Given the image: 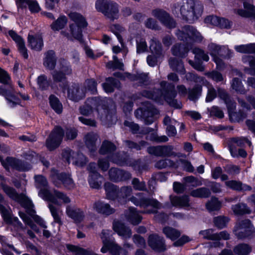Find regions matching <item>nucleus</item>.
<instances>
[{
    "instance_id": "1",
    "label": "nucleus",
    "mask_w": 255,
    "mask_h": 255,
    "mask_svg": "<svg viewBox=\"0 0 255 255\" xmlns=\"http://www.w3.org/2000/svg\"><path fill=\"white\" fill-rule=\"evenodd\" d=\"M160 86L163 89L162 91L158 89L145 91L143 92V96L158 103H161L163 98L171 106L176 109L180 108L181 103L174 99L176 96L174 86L167 83L166 81H162Z\"/></svg>"
},
{
    "instance_id": "2",
    "label": "nucleus",
    "mask_w": 255,
    "mask_h": 255,
    "mask_svg": "<svg viewBox=\"0 0 255 255\" xmlns=\"http://www.w3.org/2000/svg\"><path fill=\"white\" fill-rule=\"evenodd\" d=\"M178 6L183 19L189 22H193L202 14L203 6L197 0H185L180 2Z\"/></svg>"
},
{
    "instance_id": "3",
    "label": "nucleus",
    "mask_w": 255,
    "mask_h": 255,
    "mask_svg": "<svg viewBox=\"0 0 255 255\" xmlns=\"http://www.w3.org/2000/svg\"><path fill=\"white\" fill-rule=\"evenodd\" d=\"M38 194L44 200L58 206H61L62 203L68 204L71 202L70 198L66 194L57 190H54L53 194L49 190H41Z\"/></svg>"
},
{
    "instance_id": "4",
    "label": "nucleus",
    "mask_w": 255,
    "mask_h": 255,
    "mask_svg": "<svg viewBox=\"0 0 255 255\" xmlns=\"http://www.w3.org/2000/svg\"><path fill=\"white\" fill-rule=\"evenodd\" d=\"M96 8L111 20H114L119 17L118 6L116 3L108 2L105 0H98L96 2Z\"/></svg>"
},
{
    "instance_id": "5",
    "label": "nucleus",
    "mask_w": 255,
    "mask_h": 255,
    "mask_svg": "<svg viewBox=\"0 0 255 255\" xmlns=\"http://www.w3.org/2000/svg\"><path fill=\"white\" fill-rule=\"evenodd\" d=\"M87 105L84 106L80 109V113L83 115L87 116L89 115L92 111L93 108H96L99 116L103 118L104 116H106L108 110L104 107L103 101L99 98H95L88 99Z\"/></svg>"
},
{
    "instance_id": "6",
    "label": "nucleus",
    "mask_w": 255,
    "mask_h": 255,
    "mask_svg": "<svg viewBox=\"0 0 255 255\" xmlns=\"http://www.w3.org/2000/svg\"><path fill=\"white\" fill-rule=\"evenodd\" d=\"M176 35L179 39L186 41L187 43L191 41L200 42L203 39L200 32L190 25L185 26L182 30H178Z\"/></svg>"
},
{
    "instance_id": "7",
    "label": "nucleus",
    "mask_w": 255,
    "mask_h": 255,
    "mask_svg": "<svg viewBox=\"0 0 255 255\" xmlns=\"http://www.w3.org/2000/svg\"><path fill=\"white\" fill-rule=\"evenodd\" d=\"M51 177L54 184L57 187L61 186V181L65 188L68 190H72L75 187V184L69 174L63 173H58L55 169H52L51 171Z\"/></svg>"
},
{
    "instance_id": "8",
    "label": "nucleus",
    "mask_w": 255,
    "mask_h": 255,
    "mask_svg": "<svg viewBox=\"0 0 255 255\" xmlns=\"http://www.w3.org/2000/svg\"><path fill=\"white\" fill-rule=\"evenodd\" d=\"M210 54L213 57L214 60L217 67L222 68V60L218 57V56L223 58H229L230 57V51L225 46H220L214 43L210 44L209 46Z\"/></svg>"
},
{
    "instance_id": "9",
    "label": "nucleus",
    "mask_w": 255,
    "mask_h": 255,
    "mask_svg": "<svg viewBox=\"0 0 255 255\" xmlns=\"http://www.w3.org/2000/svg\"><path fill=\"white\" fill-rule=\"evenodd\" d=\"M64 136L63 129L56 127L54 128L46 141V145L49 150H53L60 144Z\"/></svg>"
},
{
    "instance_id": "10",
    "label": "nucleus",
    "mask_w": 255,
    "mask_h": 255,
    "mask_svg": "<svg viewBox=\"0 0 255 255\" xmlns=\"http://www.w3.org/2000/svg\"><path fill=\"white\" fill-rule=\"evenodd\" d=\"M0 161L5 168H7L8 166H11L20 171H26L31 168V165L26 161H22L12 157H8L6 158L5 161H4L0 156Z\"/></svg>"
},
{
    "instance_id": "11",
    "label": "nucleus",
    "mask_w": 255,
    "mask_h": 255,
    "mask_svg": "<svg viewBox=\"0 0 255 255\" xmlns=\"http://www.w3.org/2000/svg\"><path fill=\"white\" fill-rule=\"evenodd\" d=\"M252 227L248 219L239 222L236 225L234 232L239 239H243L251 235Z\"/></svg>"
},
{
    "instance_id": "12",
    "label": "nucleus",
    "mask_w": 255,
    "mask_h": 255,
    "mask_svg": "<svg viewBox=\"0 0 255 255\" xmlns=\"http://www.w3.org/2000/svg\"><path fill=\"white\" fill-rule=\"evenodd\" d=\"M151 14L167 27L172 28L175 27L174 20L165 10L161 9H155L152 10Z\"/></svg>"
},
{
    "instance_id": "13",
    "label": "nucleus",
    "mask_w": 255,
    "mask_h": 255,
    "mask_svg": "<svg viewBox=\"0 0 255 255\" xmlns=\"http://www.w3.org/2000/svg\"><path fill=\"white\" fill-rule=\"evenodd\" d=\"M85 145L89 149L91 156H94L97 147L100 143V139L98 135L94 132L87 133L84 138Z\"/></svg>"
},
{
    "instance_id": "14",
    "label": "nucleus",
    "mask_w": 255,
    "mask_h": 255,
    "mask_svg": "<svg viewBox=\"0 0 255 255\" xmlns=\"http://www.w3.org/2000/svg\"><path fill=\"white\" fill-rule=\"evenodd\" d=\"M14 92L11 85L7 89L0 86V95L4 97L9 106L12 108L20 104V100L14 95Z\"/></svg>"
},
{
    "instance_id": "15",
    "label": "nucleus",
    "mask_w": 255,
    "mask_h": 255,
    "mask_svg": "<svg viewBox=\"0 0 255 255\" xmlns=\"http://www.w3.org/2000/svg\"><path fill=\"white\" fill-rule=\"evenodd\" d=\"M86 90L79 84H73L67 89L68 97L71 100L78 101L85 96Z\"/></svg>"
},
{
    "instance_id": "16",
    "label": "nucleus",
    "mask_w": 255,
    "mask_h": 255,
    "mask_svg": "<svg viewBox=\"0 0 255 255\" xmlns=\"http://www.w3.org/2000/svg\"><path fill=\"white\" fill-rule=\"evenodd\" d=\"M84 27L80 26L79 25L71 24L69 25L70 33L66 31H61V34L66 37L68 40H73L74 39L79 41L82 39V28Z\"/></svg>"
},
{
    "instance_id": "17",
    "label": "nucleus",
    "mask_w": 255,
    "mask_h": 255,
    "mask_svg": "<svg viewBox=\"0 0 255 255\" xmlns=\"http://www.w3.org/2000/svg\"><path fill=\"white\" fill-rule=\"evenodd\" d=\"M148 245L157 252H162L166 250L165 240L163 237L158 235H151L148 237Z\"/></svg>"
},
{
    "instance_id": "18",
    "label": "nucleus",
    "mask_w": 255,
    "mask_h": 255,
    "mask_svg": "<svg viewBox=\"0 0 255 255\" xmlns=\"http://www.w3.org/2000/svg\"><path fill=\"white\" fill-rule=\"evenodd\" d=\"M66 213L76 223H80L85 218L84 212L80 208L68 205L66 207Z\"/></svg>"
},
{
    "instance_id": "19",
    "label": "nucleus",
    "mask_w": 255,
    "mask_h": 255,
    "mask_svg": "<svg viewBox=\"0 0 255 255\" xmlns=\"http://www.w3.org/2000/svg\"><path fill=\"white\" fill-rule=\"evenodd\" d=\"M0 212L3 220L8 224L13 226L18 231L23 229L22 224L16 217H12L9 209L3 210V207L0 206Z\"/></svg>"
},
{
    "instance_id": "20",
    "label": "nucleus",
    "mask_w": 255,
    "mask_h": 255,
    "mask_svg": "<svg viewBox=\"0 0 255 255\" xmlns=\"http://www.w3.org/2000/svg\"><path fill=\"white\" fill-rule=\"evenodd\" d=\"M128 200H130L134 205L139 206L144 208L151 206L156 209H159L161 204L157 200L154 199L143 198L140 200L137 199L136 197L132 196Z\"/></svg>"
},
{
    "instance_id": "21",
    "label": "nucleus",
    "mask_w": 255,
    "mask_h": 255,
    "mask_svg": "<svg viewBox=\"0 0 255 255\" xmlns=\"http://www.w3.org/2000/svg\"><path fill=\"white\" fill-rule=\"evenodd\" d=\"M113 229L124 240L129 239L131 237L132 232L130 229L120 222L114 221Z\"/></svg>"
},
{
    "instance_id": "22",
    "label": "nucleus",
    "mask_w": 255,
    "mask_h": 255,
    "mask_svg": "<svg viewBox=\"0 0 255 255\" xmlns=\"http://www.w3.org/2000/svg\"><path fill=\"white\" fill-rule=\"evenodd\" d=\"M109 175L110 180L114 182L126 180L131 177L129 173L115 168L110 169Z\"/></svg>"
},
{
    "instance_id": "23",
    "label": "nucleus",
    "mask_w": 255,
    "mask_h": 255,
    "mask_svg": "<svg viewBox=\"0 0 255 255\" xmlns=\"http://www.w3.org/2000/svg\"><path fill=\"white\" fill-rule=\"evenodd\" d=\"M93 210L98 213L110 215L115 212V209L111 208L109 204L101 201L95 202L92 206Z\"/></svg>"
},
{
    "instance_id": "24",
    "label": "nucleus",
    "mask_w": 255,
    "mask_h": 255,
    "mask_svg": "<svg viewBox=\"0 0 255 255\" xmlns=\"http://www.w3.org/2000/svg\"><path fill=\"white\" fill-rule=\"evenodd\" d=\"M28 46L32 50L39 51L43 46V38L41 34H29L28 36Z\"/></svg>"
},
{
    "instance_id": "25",
    "label": "nucleus",
    "mask_w": 255,
    "mask_h": 255,
    "mask_svg": "<svg viewBox=\"0 0 255 255\" xmlns=\"http://www.w3.org/2000/svg\"><path fill=\"white\" fill-rule=\"evenodd\" d=\"M169 198L172 206L186 208L190 206V199L188 195L181 196L170 195Z\"/></svg>"
},
{
    "instance_id": "26",
    "label": "nucleus",
    "mask_w": 255,
    "mask_h": 255,
    "mask_svg": "<svg viewBox=\"0 0 255 255\" xmlns=\"http://www.w3.org/2000/svg\"><path fill=\"white\" fill-rule=\"evenodd\" d=\"M9 35L17 43L18 50L23 57L26 59L28 57L27 49L25 46L24 42L20 36L18 35L14 31L9 30Z\"/></svg>"
},
{
    "instance_id": "27",
    "label": "nucleus",
    "mask_w": 255,
    "mask_h": 255,
    "mask_svg": "<svg viewBox=\"0 0 255 255\" xmlns=\"http://www.w3.org/2000/svg\"><path fill=\"white\" fill-rule=\"evenodd\" d=\"M16 3L18 8H26L28 5L31 12H38L40 9L38 3L35 0H16Z\"/></svg>"
},
{
    "instance_id": "28",
    "label": "nucleus",
    "mask_w": 255,
    "mask_h": 255,
    "mask_svg": "<svg viewBox=\"0 0 255 255\" xmlns=\"http://www.w3.org/2000/svg\"><path fill=\"white\" fill-rule=\"evenodd\" d=\"M127 220L133 225L138 224L142 220L141 216L134 208H129L125 214Z\"/></svg>"
},
{
    "instance_id": "29",
    "label": "nucleus",
    "mask_w": 255,
    "mask_h": 255,
    "mask_svg": "<svg viewBox=\"0 0 255 255\" xmlns=\"http://www.w3.org/2000/svg\"><path fill=\"white\" fill-rule=\"evenodd\" d=\"M110 250L114 255H126V250L117 244H108V245L103 244V247L101 251L102 253H105L108 250Z\"/></svg>"
},
{
    "instance_id": "30",
    "label": "nucleus",
    "mask_w": 255,
    "mask_h": 255,
    "mask_svg": "<svg viewBox=\"0 0 255 255\" xmlns=\"http://www.w3.org/2000/svg\"><path fill=\"white\" fill-rule=\"evenodd\" d=\"M149 48L152 53L158 58H163L164 52L162 50L161 44L156 39L153 38L150 40Z\"/></svg>"
},
{
    "instance_id": "31",
    "label": "nucleus",
    "mask_w": 255,
    "mask_h": 255,
    "mask_svg": "<svg viewBox=\"0 0 255 255\" xmlns=\"http://www.w3.org/2000/svg\"><path fill=\"white\" fill-rule=\"evenodd\" d=\"M56 58L54 51L49 50L45 53L43 65L47 68L53 70L56 65Z\"/></svg>"
},
{
    "instance_id": "32",
    "label": "nucleus",
    "mask_w": 255,
    "mask_h": 255,
    "mask_svg": "<svg viewBox=\"0 0 255 255\" xmlns=\"http://www.w3.org/2000/svg\"><path fill=\"white\" fill-rule=\"evenodd\" d=\"M124 125L125 126L129 128L133 134L139 133L140 134H146L152 131V129L149 128H144L140 129L137 124L131 122L125 121Z\"/></svg>"
},
{
    "instance_id": "33",
    "label": "nucleus",
    "mask_w": 255,
    "mask_h": 255,
    "mask_svg": "<svg viewBox=\"0 0 255 255\" xmlns=\"http://www.w3.org/2000/svg\"><path fill=\"white\" fill-rule=\"evenodd\" d=\"M105 189L108 199L111 200L119 199V189L116 185L107 182L105 184Z\"/></svg>"
},
{
    "instance_id": "34",
    "label": "nucleus",
    "mask_w": 255,
    "mask_h": 255,
    "mask_svg": "<svg viewBox=\"0 0 255 255\" xmlns=\"http://www.w3.org/2000/svg\"><path fill=\"white\" fill-rule=\"evenodd\" d=\"M163 123L165 125L167 126L166 132L168 136H174L176 133V129L175 126L177 124V122L171 119L169 117L166 116L163 120Z\"/></svg>"
},
{
    "instance_id": "35",
    "label": "nucleus",
    "mask_w": 255,
    "mask_h": 255,
    "mask_svg": "<svg viewBox=\"0 0 255 255\" xmlns=\"http://www.w3.org/2000/svg\"><path fill=\"white\" fill-rule=\"evenodd\" d=\"M103 180V177L99 173L90 174L88 179L90 187L95 189H99L101 187Z\"/></svg>"
},
{
    "instance_id": "36",
    "label": "nucleus",
    "mask_w": 255,
    "mask_h": 255,
    "mask_svg": "<svg viewBox=\"0 0 255 255\" xmlns=\"http://www.w3.org/2000/svg\"><path fill=\"white\" fill-rule=\"evenodd\" d=\"M168 63L170 68L173 71H175L181 74L184 73L185 69L181 60L171 57L168 60Z\"/></svg>"
},
{
    "instance_id": "37",
    "label": "nucleus",
    "mask_w": 255,
    "mask_h": 255,
    "mask_svg": "<svg viewBox=\"0 0 255 255\" xmlns=\"http://www.w3.org/2000/svg\"><path fill=\"white\" fill-rule=\"evenodd\" d=\"M245 10L240 9L238 10V14L243 17H249L255 15V7L246 2H244Z\"/></svg>"
},
{
    "instance_id": "38",
    "label": "nucleus",
    "mask_w": 255,
    "mask_h": 255,
    "mask_svg": "<svg viewBox=\"0 0 255 255\" xmlns=\"http://www.w3.org/2000/svg\"><path fill=\"white\" fill-rule=\"evenodd\" d=\"M68 19L65 15H60L56 20L53 21L50 25L53 31H59L65 27L67 23Z\"/></svg>"
},
{
    "instance_id": "39",
    "label": "nucleus",
    "mask_w": 255,
    "mask_h": 255,
    "mask_svg": "<svg viewBox=\"0 0 255 255\" xmlns=\"http://www.w3.org/2000/svg\"><path fill=\"white\" fill-rule=\"evenodd\" d=\"M35 185L38 189L41 190H48L47 188L48 185V181L46 178L42 175H35L34 176Z\"/></svg>"
},
{
    "instance_id": "40",
    "label": "nucleus",
    "mask_w": 255,
    "mask_h": 255,
    "mask_svg": "<svg viewBox=\"0 0 255 255\" xmlns=\"http://www.w3.org/2000/svg\"><path fill=\"white\" fill-rule=\"evenodd\" d=\"M225 184L227 186L234 190L247 191L251 190L252 189L251 187L249 185L242 184L240 182L234 180L226 181Z\"/></svg>"
},
{
    "instance_id": "41",
    "label": "nucleus",
    "mask_w": 255,
    "mask_h": 255,
    "mask_svg": "<svg viewBox=\"0 0 255 255\" xmlns=\"http://www.w3.org/2000/svg\"><path fill=\"white\" fill-rule=\"evenodd\" d=\"M102 86L106 93H112L114 91V88L119 87V81L113 78H108L106 79V82L103 83Z\"/></svg>"
},
{
    "instance_id": "42",
    "label": "nucleus",
    "mask_w": 255,
    "mask_h": 255,
    "mask_svg": "<svg viewBox=\"0 0 255 255\" xmlns=\"http://www.w3.org/2000/svg\"><path fill=\"white\" fill-rule=\"evenodd\" d=\"M163 233L167 238L172 241L177 239L181 235L179 231L170 227H165L163 229Z\"/></svg>"
},
{
    "instance_id": "43",
    "label": "nucleus",
    "mask_w": 255,
    "mask_h": 255,
    "mask_svg": "<svg viewBox=\"0 0 255 255\" xmlns=\"http://www.w3.org/2000/svg\"><path fill=\"white\" fill-rule=\"evenodd\" d=\"M68 16L71 20L74 21L77 25L80 26L86 27L87 23L85 18L79 13L76 12H71L68 14Z\"/></svg>"
},
{
    "instance_id": "44",
    "label": "nucleus",
    "mask_w": 255,
    "mask_h": 255,
    "mask_svg": "<svg viewBox=\"0 0 255 255\" xmlns=\"http://www.w3.org/2000/svg\"><path fill=\"white\" fill-rule=\"evenodd\" d=\"M0 186L4 192L10 198L13 200L18 201L19 199V195L17 193L15 190L8 186V185L4 184L3 183H0Z\"/></svg>"
},
{
    "instance_id": "45",
    "label": "nucleus",
    "mask_w": 255,
    "mask_h": 255,
    "mask_svg": "<svg viewBox=\"0 0 255 255\" xmlns=\"http://www.w3.org/2000/svg\"><path fill=\"white\" fill-rule=\"evenodd\" d=\"M49 103L51 107L57 114H61L62 112L63 107L58 99L54 95H50L49 98Z\"/></svg>"
},
{
    "instance_id": "46",
    "label": "nucleus",
    "mask_w": 255,
    "mask_h": 255,
    "mask_svg": "<svg viewBox=\"0 0 255 255\" xmlns=\"http://www.w3.org/2000/svg\"><path fill=\"white\" fill-rule=\"evenodd\" d=\"M112 236V232L110 230L104 229L100 234L103 244L106 245L108 244H116Z\"/></svg>"
},
{
    "instance_id": "47",
    "label": "nucleus",
    "mask_w": 255,
    "mask_h": 255,
    "mask_svg": "<svg viewBox=\"0 0 255 255\" xmlns=\"http://www.w3.org/2000/svg\"><path fill=\"white\" fill-rule=\"evenodd\" d=\"M132 192L131 187H123L121 188L119 193L118 201L121 203H125L127 201V199L129 197Z\"/></svg>"
},
{
    "instance_id": "48",
    "label": "nucleus",
    "mask_w": 255,
    "mask_h": 255,
    "mask_svg": "<svg viewBox=\"0 0 255 255\" xmlns=\"http://www.w3.org/2000/svg\"><path fill=\"white\" fill-rule=\"evenodd\" d=\"M210 193L208 189L202 187L192 190L190 192V195L197 198H207L210 196Z\"/></svg>"
},
{
    "instance_id": "49",
    "label": "nucleus",
    "mask_w": 255,
    "mask_h": 255,
    "mask_svg": "<svg viewBox=\"0 0 255 255\" xmlns=\"http://www.w3.org/2000/svg\"><path fill=\"white\" fill-rule=\"evenodd\" d=\"M48 207L54 219V222L60 225L62 224L61 216L62 214V211L54 206L51 203H49Z\"/></svg>"
},
{
    "instance_id": "50",
    "label": "nucleus",
    "mask_w": 255,
    "mask_h": 255,
    "mask_svg": "<svg viewBox=\"0 0 255 255\" xmlns=\"http://www.w3.org/2000/svg\"><path fill=\"white\" fill-rule=\"evenodd\" d=\"M116 149V146L108 141H103L100 149L99 152L101 154H107L112 153Z\"/></svg>"
},
{
    "instance_id": "51",
    "label": "nucleus",
    "mask_w": 255,
    "mask_h": 255,
    "mask_svg": "<svg viewBox=\"0 0 255 255\" xmlns=\"http://www.w3.org/2000/svg\"><path fill=\"white\" fill-rule=\"evenodd\" d=\"M229 115L230 119L232 122H239L244 120L247 116V113L241 110L238 112H235L234 111L230 112Z\"/></svg>"
},
{
    "instance_id": "52",
    "label": "nucleus",
    "mask_w": 255,
    "mask_h": 255,
    "mask_svg": "<svg viewBox=\"0 0 255 255\" xmlns=\"http://www.w3.org/2000/svg\"><path fill=\"white\" fill-rule=\"evenodd\" d=\"M111 31L114 33L118 39L119 40L120 43L123 44V39L121 35V33H123L125 31L124 27L118 24H113L110 26Z\"/></svg>"
},
{
    "instance_id": "53",
    "label": "nucleus",
    "mask_w": 255,
    "mask_h": 255,
    "mask_svg": "<svg viewBox=\"0 0 255 255\" xmlns=\"http://www.w3.org/2000/svg\"><path fill=\"white\" fill-rule=\"evenodd\" d=\"M251 251V247L245 244H240L234 249V252L238 255H248Z\"/></svg>"
},
{
    "instance_id": "54",
    "label": "nucleus",
    "mask_w": 255,
    "mask_h": 255,
    "mask_svg": "<svg viewBox=\"0 0 255 255\" xmlns=\"http://www.w3.org/2000/svg\"><path fill=\"white\" fill-rule=\"evenodd\" d=\"M232 210L236 215H241L245 214H249L250 209L244 204H238L232 207Z\"/></svg>"
},
{
    "instance_id": "55",
    "label": "nucleus",
    "mask_w": 255,
    "mask_h": 255,
    "mask_svg": "<svg viewBox=\"0 0 255 255\" xmlns=\"http://www.w3.org/2000/svg\"><path fill=\"white\" fill-rule=\"evenodd\" d=\"M127 78L131 81H137L140 84H144L148 81V76L145 73H137L134 75L127 74Z\"/></svg>"
},
{
    "instance_id": "56",
    "label": "nucleus",
    "mask_w": 255,
    "mask_h": 255,
    "mask_svg": "<svg viewBox=\"0 0 255 255\" xmlns=\"http://www.w3.org/2000/svg\"><path fill=\"white\" fill-rule=\"evenodd\" d=\"M221 206V203L217 198L213 197L206 204V208L209 212L218 210L220 209Z\"/></svg>"
},
{
    "instance_id": "57",
    "label": "nucleus",
    "mask_w": 255,
    "mask_h": 255,
    "mask_svg": "<svg viewBox=\"0 0 255 255\" xmlns=\"http://www.w3.org/2000/svg\"><path fill=\"white\" fill-rule=\"evenodd\" d=\"M255 44H249L246 45H241L236 46L235 47L236 50L240 53H253L255 49Z\"/></svg>"
},
{
    "instance_id": "58",
    "label": "nucleus",
    "mask_w": 255,
    "mask_h": 255,
    "mask_svg": "<svg viewBox=\"0 0 255 255\" xmlns=\"http://www.w3.org/2000/svg\"><path fill=\"white\" fill-rule=\"evenodd\" d=\"M171 52L173 55L183 57L187 50L185 47H183L181 44H175L171 48Z\"/></svg>"
},
{
    "instance_id": "59",
    "label": "nucleus",
    "mask_w": 255,
    "mask_h": 255,
    "mask_svg": "<svg viewBox=\"0 0 255 255\" xmlns=\"http://www.w3.org/2000/svg\"><path fill=\"white\" fill-rule=\"evenodd\" d=\"M67 249L69 251L75 253V255H97L93 252H88L74 246L68 245Z\"/></svg>"
},
{
    "instance_id": "60",
    "label": "nucleus",
    "mask_w": 255,
    "mask_h": 255,
    "mask_svg": "<svg viewBox=\"0 0 255 255\" xmlns=\"http://www.w3.org/2000/svg\"><path fill=\"white\" fill-rule=\"evenodd\" d=\"M37 83L39 88L42 90H46L49 86V82L45 75H41L37 79Z\"/></svg>"
},
{
    "instance_id": "61",
    "label": "nucleus",
    "mask_w": 255,
    "mask_h": 255,
    "mask_svg": "<svg viewBox=\"0 0 255 255\" xmlns=\"http://www.w3.org/2000/svg\"><path fill=\"white\" fill-rule=\"evenodd\" d=\"M202 86L197 85L189 91V99L190 100L194 101L198 98L201 95Z\"/></svg>"
},
{
    "instance_id": "62",
    "label": "nucleus",
    "mask_w": 255,
    "mask_h": 255,
    "mask_svg": "<svg viewBox=\"0 0 255 255\" xmlns=\"http://www.w3.org/2000/svg\"><path fill=\"white\" fill-rule=\"evenodd\" d=\"M87 162L86 157L82 153H76L73 160V163L75 165L82 167L84 166Z\"/></svg>"
},
{
    "instance_id": "63",
    "label": "nucleus",
    "mask_w": 255,
    "mask_h": 255,
    "mask_svg": "<svg viewBox=\"0 0 255 255\" xmlns=\"http://www.w3.org/2000/svg\"><path fill=\"white\" fill-rule=\"evenodd\" d=\"M59 70L63 74L66 75L72 73V69L69 64L65 60H61L59 62Z\"/></svg>"
},
{
    "instance_id": "64",
    "label": "nucleus",
    "mask_w": 255,
    "mask_h": 255,
    "mask_svg": "<svg viewBox=\"0 0 255 255\" xmlns=\"http://www.w3.org/2000/svg\"><path fill=\"white\" fill-rule=\"evenodd\" d=\"M192 52L195 54V58L198 60H203L205 61H208L209 59L208 55L200 48H193Z\"/></svg>"
}]
</instances>
